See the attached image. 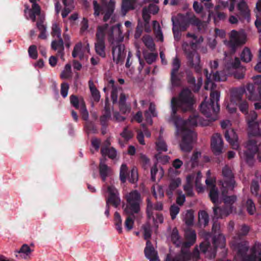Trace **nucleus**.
Masks as SVG:
<instances>
[{
	"mask_svg": "<svg viewBox=\"0 0 261 261\" xmlns=\"http://www.w3.org/2000/svg\"><path fill=\"white\" fill-rule=\"evenodd\" d=\"M173 121L176 128V134L182 135V140L180 143V148L184 152H189L192 148V142L196 138V134L190 128L197 125L199 119L194 115L185 121L181 118L173 117Z\"/></svg>",
	"mask_w": 261,
	"mask_h": 261,
	"instance_id": "nucleus-1",
	"label": "nucleus"
},
{
	"mask_svg": "<svg viewBox=\"0 0 261 261\" xmlns=\"http://www.w3.org/2000/svg\"><path fill=\"white\" fill-rule=\"evenodd\" d=\"M230 245L237 252L235 261H261V243H255L248 256L246 253L248 250V243L246 241L234 237L230 242Z\"/></svg>",
	"mask_w": 261,
	"mask_h": 261,
	"instance_id": "nucleus-2",
	"label": "nucleus"
},
{
	"mask_svg": "<svg viewBox=\"0 0 261 261\" xmlns=\"http://www.w3.org/2000/svg\"><path fill=\"white\" fill-rule=\"evenodd\" d=\"M109 41L111 43L112 48L113 60L117 63H122L125 57L124 46L122 44L123 36L119 27L113 28L110 33Z\"/></svg>",
	"mask_w": 261,
	"mask_h": 261,
	"instance_id": "nucleus-3",
	"label": "nucleus"
},
{
	"mask_svg": "<svg viewBox=\"0 0 261 261\" xmlns=\"http://www.w3.org/2000/svg\"><path fill=\"white\" fill-rule=\"evenodd\" d=\"M211 103L203 102L200 106V109L207 118V120L201 122L202 125H208L210 122L216 120L217 118V114L219 111L220 107L218 104L220 93L217 91H212L210 94Z\"/></svg>",
	"mask_w": 261,
	"mask_h": 261,
	"instance_id": "nucleus-4",
	"label": "nucleus"
},
{
	"mask_svg": "<svg viewBox=\"0 0 261 261\" xmlns=\"http://www.w3.org/2000/svg\"><path fill=\"white\" fill-rule=\"evenodd\" d=\"M194 101L193 95L191 91L187 89L182 90L178 98L173 97L171 99L172 117H174L177 108H180L184 111L189 110L191 109Z\"/></svg>",
	"mask_w": 261,
	"mask_h": 261,
	"instance_id": "nucleus-5",
	"label": "nucleus"
},
{
	"mask_svg": "<svg viewBox=\"0 0 261 261\" xmlns=\"http://www.w3.org/2000/svg\"><path fill=\"white\" fill-rule=\"evenodd\" d=\"M126 203L123 205L124 213L127 215L138 214L140 210L142 199L140 193L137 190H133L125 195Z\"/></svg>",
	"mask_w": 261,
	"mask_h": 261,
	"instance_id": "nucleus-6",
	"label": "nucleus"
},
{
	"mask_svg": "<svg viewBox=\"0 0 261 261\" xmlns=\"http://www.w3.org/2000/svg\"><path fill=\"white\" fill-rule=\"evenodd\" d=\"M215 247H211L207 241L202 243L200 245V250L205 254L206 257L213 258L215 256L216 247L223 248L225 246V238L221 234L218 235L217 238L214 240Z\"/></svg>",
	"mask_w": 261,
	"mask_h": 261,
	"instance_id": "nucleus-7",
	"label": "nucleus"
},
{
	"mask_svg": "<svg viewBox=\"0 0 261 261\" xmlns=\"http://www.w3.org/2000/svg\"><path fill=\"white\" fill-rule=\"evenodd\" d=\"M229 40L224 41V43L233 51H235L237 47L245 44L247 40L246 34L242 31L232 30L229 34Z\"/></svg>",
	"mask_w": 261,
	"mask_h": 261,
	"instance_id": "nucleus-8",
	"label": "nucleus"
},
{
	"mask_svg": "<svg viewBox=\"0 0 261 261\" xmlns=\"http://www.w3.org/2000/svg\"><path fill=\"white\" fill-rule=\"evenodd\" d=\"M102 1V7H100L96 1L93 2L94 14L99 15L100 12L104 14L103 20L107 21L111 17L113 13L115 2L113 0H110L108 4H106L104 2V0Z\"/></svg>",
	"mask_w": 261,
	"mask_h": 261,
	"instance_id": "nucleus-9",
	"label": "nucleus"
},
{
	"mask_svg": "<svg viewBox=\"0 0 261 261\" xmlns=\"http://www.w3.org/2000/svg\"><path fill=\"white\" fill-rule=\"evenodd\" d=\"M244 88H232L230 90V98L226 108L229 113L235 112L237 110V102L241 101V96L245 93Z\"/></svg>",
	"mask_w": 261,
	"mask_h": 261,
	"instance_id": "nucleus-10",
	"label": "nucleus"
},
{
	"mask_svg": "<svg viewBox=\"0 0 261 261\" xmlns=\"http://www.w3.org/2000/svg\"><path fill=\"white\" fill-rule=\"evenodd\" d=\"M204 71L206 77V82L204 87L206 90H213L215 88L216 85L213 83V80L220 82L225 81L227 79L226 74H224L223 71H216L213 73V74H208V70L206 69H204Z\"/></svg>",
	"mask_w": 261,
	"mask_h": 261,
	"instance_id": "nucleus-11",
	"label": "nucleus"
},
{
	"mask_svg": "<svg viewBox=\"0 0 261 261\" xmlns=\"http://www.w3.org/2000/svg\"><path fill=\"white\" fill-rule=\"evenodd\" d=\"M257 153L261 154V141L256 139H250L247 144L243 157L248 162Z\"/></svg>",
	"mask_w": 261,
	"mask_h": 261,
	"instance_id": "nucleus-12",
	"label": "nucleus"
},
{
	"mask_svg": "<svg viewBox=\"0 0 261 261\" xmlns=\"http://www.w3.org/2000/svg\"><path fill=\"white\" fill-rule=\"evenodd\" d=\"M222 175L223 176L222 183V189L223 193H224L225 189L233 190L235 181L233 179V174L231 170L227 166H225L222 169Z\"/></svg>",
	"mask_w": 261,
	"mask_h": 261,
	"instance_id": "nucleus-13",
	"label": "nucleus"
},
{
	"mask_svg": "<svg viewBox=\"0 0 261 261\" xmlns=\"http://www.w3.org/2000/svg\"><path fill=\"white\" fill-rule=\"evenodd\" d=\"M189 45L187 43H184L182 44V48L187 54L188 62L189 65L194 68L196 72H199L201 70L200 66V58L199 54L195 50L191 53L187 51V47Z\"/></svg>",
	"mask_w": 261,
	"mask_h": 261,
	"instance_id": "nucleus-14",
	"label": "nucleus"
},
{
	"mask_svg": "<svg viewBox=\"0 0 261 261\" xmlns=\"http://www.w3.org/2000/svg\"><path fill=\"white\" fill-rule=\"evenodd\" d=\"M154 4H150L148 7H145L142 10V17L146 22L150 20V14H156L159 11V7L155 4L159 3V0H150Z\"/></svg>",
	"mask_w": 261,
	"mask_h": 261,
	"instance_id": "nucleus-15",
	"label": "nucleus"
},
{
	"mask_svg": "<svg viewBox=\"0 0 261 261\" xmlns=\"http://www.w3.org/2000/svg\"><path fill=\"white\" fill-rule=\"evenodd\" d=\"M211 147L213 151L215 154H219L223 149V141L220 135L214 134L211 139Z\"/></svg>",
	"mask_w": 261,
	"mask_h": 261,
	"instance_id": "nucleus-16",
	"label": "nucleus"
},
{
	"mask_svg": "<svg viewBox=\"0 0 261 261\" xmlns=\"http://www.w3.org/2000/svg\"><path fill=\"white\" fill-rule=\"evenodd\" d=\"M111 145L109 139L106 140L101 147V153L102 156L108 155L109 158L112 159L116 158L117 153L116 149L112 147H110Z\"/></svg>",
	"mask_w": 261,
	"mask_h": 261,
	"instance_id": "nucleus-17",
	"label": "nucleus"
},
{
	"mask_svg": "<svg viewBox=\"0 0 261 261\" xmlns=\"http://www.w3.org/2000/svg\"><path fill=\"white\" fill-rule=\"evenodd\" d=\"M205 183L210 189L209 196L212 202L215 204L219 202V193L217 188L213 184L212 179L207 178Z\"/></svg>",
	"mask_w": 261,
	"mask_h": 261,
	"instance_id": "nucleus-18",
	"label": "nucleus"
},
{
	"mask_svg": "<svg viewBox=\"0 0 261 261\" xmlns=\"http://www.w3.org/2000/svg\"><path fill=\"white\" fill-rule=\"evenodd\" d=\"M225 137L233 149L239 148L238 136L233 129L227 130L225 134Z\"/></svg>",
	"mask_w": 261,
	"mask_h": 261,
	"instance_id": "nucleus-19",
	"label": "nucleus"
},
{
	"mask_svg": "<svg viewBox=\"0 0 261 261\" xmlns=\"http://www.w3.org/2000/svg\"><path fill=\"white\" fill-rule=\"evenodd\" d=\"M115 27V26H113L111 29H109L108 25L107 24L98 26L96 34V40L105 41V37L106 34H108L109 39L110 33L112 32L113 28ZM116 27H119L120 28L119 25H117Z\"/></svg>",
	"mask_w": 261,
	"mask_h": 261,
	"instance_id": "nucleus-20",
	"label": "nucleus"
},
{
	"mask_svg": "<svg viewBox=\"0 0 261 261\" xmlns=\"http://www.w3.org/2000/svg\"><path fill=\"white\" fill-rule=\"evenodd\" d=\"M248 134L251 136H261V121H248Z\"/></svg>",
	"mask_w": 261,
	"mask_h": 261,
	"instance_id": "nucleus-21",
	"label": "nucleus"
},
{
	"mask_svg": "<svg viewBox=\"0 0 261 261\" xmlns=\"http://www.w3.org/2000/svg\"><path fill=\"white\" fill-rule=\"evenodd\" d=\"M185 248H182L181 253L178 256L174 258L172 261H188L191 258L196 261L199 257V252L196 249L191 255L190 253L184 251Z\"/></svg>",
	"mask_w": 261,
	"mask_h": 261,
	"instance_id": "nucleus-22",
	"label": "nucleus"
},
{
	"mask_svg": "<svg viewBox=\"0 0 261 261\" xmlns=\"http://www.w3.org/2000/svg\"><path fill=\"white\" fill-rule=\"evenodd\" d=\"M186 241L182 244V248H187L193 245L196 239V235L195 231L188 229L185 232Z\"/></svg>",
	"mask_w": 261,
	"mask_h": 261,
	"instance_id": "nucleus-23",
	"label": "nucleus"
},
{
	"mask_svg": "<svg viewBox=\"0 0 261 261\" xmlns=\"http://www.w3.org/2000/svg\"><path fill=\"white\" fill-rule=\"evenodd\" d=\"M181 184V180L180 178L176 177L171 178L168 188L166 189V194L171 197L173 192Z\"/></svg>",
	"mask_w": 261,
	"mask_h": 261,
	"instance_id": "nucleus-24",
	"label": "nucleus"
},
{
	"mask_svg": "<svg viewBox=\"0 0 261 261\" xmlns=\"http://www.w3.org/2000/svg\"><path fill=\"white\" fill-rule=\"evenodd\" d=\"M225 67L227 69L238 68L240 65V61L237 57L232 58L226 56L225 59Z\"/></svg>",
	"mask_w": 261,
	"mask_h": 261,
	"instance_id": "nucleus-25",
	"label": "nucleus"
},
{
	"mask_svg": "<svg viewBox=\"0 0 261 261\" xmlns=\"http://www.w3.org/2000/svg\"><path fill=\"white\" fill-rule=\"evenodd\" d=\"M108 88L111 89V98L113 100V103L117 102L118 91L120 90V89L117 88L114 85V81L113 80H110L109 81L107 88H104L103 91L106 92Z\"/></svg>",
	"mask_w": 261,
	"mask_h": 261,
	"instance_id": "nucleus-26",
	"label": "nucleus"
},
{
	"mask_svg": "<svg viewBox=\"0 0 261 261\" xmlns=\"http://www.w3.org/2000/svg\"><path fill=\"white\" fill-rule=\"evenodd\" d=\"M151 178L153 181L160 180L164 176V171L162 168H158L154 165L151 169Z\"/></svg>",
	"mask_w": 261,
	"mask_h": 261,
	"instance_id": "nucleus-27",
	"label": "nucleus"
},
{
	"mask_svg": "<svg viewBox=\"0 0 261 261\" xmlns=\"http://www.w3.org/2000/svg\"><path fill=\"white\" fill-rule=\"evenodd\" d=\"M106 159H101L99 164V172L102 180L105 181L106 177L108 176L111 172V168L105 164Z\"/></svg>",
	"mask_w": 261,
	"mask_h": 261,
	"instance_id": "nucleus-28",
	"label": "nucleus"
},
{
	"mask_svg": "<svg viewBox=\"0 0 261 261\" xmlns=\"http://www.w3.org/2000/svg\"><path fill=\"white\" fill-rule=\"evenodd\" d=\"M144 252L145 256L149 259L158 257L157 252L155 251L151 242L149 240L146 242V246L145 248Z\"/></svg>",
	"mask_w": 261,
	"mask_h": 261,
	"instance_id": "nucleus-29",
	"label": "nucleus"
},
{
	"mask_svg": "<svg viewBox=\"0 0 261 261\" xmlns=\"http://www.w3.org/2000/svg\"><path fill=\"white\" fill-rule=\"evenodd\" d=\"M58 38L59 39L58 40H53L51 42V47L55 50L58 49V53L63 57L64 50L63 40L61 37Z\"/></svg>",
	"mask_w": 261,
	"mask_h": 261,
	"instance_id": "nucleus-30",
	"label": "nucleus"
},
{
	"mask_svg": "<svg viewBox=\"0 0 261 261\" xmlns=\"http://www.w3.org/2000/svg\"><path fill=\"white\" fill-rule=\"evenodd\" d=\"M232 212V207L228 208L222 209L218 207H214V212L215 217L217 218H223L227 216Z\"/></svg>",
	"mask_w": 261,
	"mask_h": 261,
	"instance_id": "nucleus-31",
	"label": "nucleus"
},
{
	"mask_svg": "<svg viewBox=\"0 0 261 261\" xmlns=\"http://www.w3.org/2000/svg\"><path fill=\"white\" fill-rule=\"evenodd\" d=\"M195 176V175L193 174L189 175L187 176V184L184 186V189L188 195L192 196L193 194L192 183Z\"/></svg>",
	"mask_w": 261,
	"mask_h": 261,
	"instance_id": "nucleus-32",
	"label": "nucleus"
},
{
	"mask_svg": "<svg viewBox=\"0 0 261 261\" xmlns=\"http://www.w3.org/2000/svg\"><path fill=\"white\" fill-rule=\"evenodd\" d=\"M111 118V113L110 108L107 103H106L104 112L100 118V121L102 125H106Z\"/></svg>",
	"mask_w": 261,
	"mask_h": 261,
	"instance_id": "nucleus-33",
	"label": "nucleus"
},
{
	"mask_svg": "<svg viewBox=\"0 0 261 261\" xmlns=\"http://www.w3.org/2000/svg\"><path fill=\"white\" fill-rule=\"evenodd\" d=\"M187 22L185 25H181L180 28L182 31H185L189 27V24L191 23L193 25H198L199 19L197 18L195 15H190L189 13H187Z\"/></svg>",
	"mask_w": 261,
	"mask_h": 261,
	"instance_id": "nucleus-34",
	"label": "nucleus"
},
{
	"mask_svg": "<svg viewBox=\"0 0 261 261\" xmlns=\"http://www.w3.org/2000/svg\"><path fill=\"white\" fill-rule=\"evenodd\" d=\"M232 190H228L227 189H225L224 190V194L222 192V195L223 196V201L226 205V206H229L228 208L231 207V206L234 203L237 199V198L234 195L232 196H226L225 193H227L228 191H231Z\"/></svg>",
	"mask_w": 261,
	"mask_h": 261,
	"instance_id": "nucleus-35",
	"label": "nucleus"
},
{
	"mask_svg": "<svg viewBox=\"0 0 261 261\" xmlns=\"http://www.w3.org/2000/svg\"><path fill=\"white\" fill-rule=\"evenodd\" d=\"M256 8V10L255 13L256 16V20L255 22V24L258 29V31L260 32L261 28H260V26L261 25V0H259V1L257 3Z\"/></svg>",
	"mask_w": 261,
	"mask_h": 261,
	"instance_id": "nucleus-36",
	"label": "nucleus"
},
{
	"mask_svg": "<svg viewBox=\"0 0 261 261\" xmlns=\"http://www.w3.org/2000/svg\"><path fill=\"white\" fill-rule=\"evenodd\" d=\"M247 90L248 92L247 96L249 99L252 101H256L259 100V97L255 92V88L253 84H248L247 86Z\"/></svg>",
	"mask_w": 261,
	"mask_h": 261,
	"instance_id": "nucleus-37",
	"label": "nucleus"
},
{
	"mask_svg": "<svg viewBox=\"0 0 261 261\" xmlns=\"http://www.w3.org/2000/svg\"><path fill=\"white\" fill-rule=\"evenodd\" d=\"M89 86L93 100L95 102H98L100 98L99 92L95 88L92 81L89 82Z\"/></svg>",
	"mask_w": 261,
	"mask_h": 261,
	"instance_id": "nucleus-38",
	"label": "nucleus"
},
{
	"mask_svg": "<svg viewBox=\"0 0 261 261\" xmlns=\"http://www.w3.org/2000/svg\"><path fill=\"white\" fill-rule=\"evenodd\" d=\"M238 9L240 14L244 16H248L250 13V10L247 3L243 0L238 4Z\"/></svg>",
	"mask_w": 261,
	"mask_h": 261,
	"instance_id": "nucleus-39",
	"label": "nucleus"
},
{
	"mask_svg": "<svg viewBox=\"0 0 261 261\" xmlns=\"http://www.w3.org/2000/svg\"><path fill=\"white\" fill-rule=\"evenodd\" d=\"M240 58L241 60L244 62L248 63L251 61L252 55L250 49L248 47H245L241 54Z\"/></svg>",
	"mask_w": 261,
	"mask_h": 261,
	"instance_id": "nucleus-40",
	"label": "nucleus"
},
{
	"mask_svg": "<svg viewBox=\"0 0 261 261\" xmlns=\"http://www.w3.org/2000/svg\"><path fill=\"white\" fill-rule=\"evenodd\" d=\"M180 66V62L179 60L175 57L172 63V69L171 74L172 75V81L174 82V75L176 73L178 72V70Z\"/></svg>",
	"mask_w": 261,
	"mask_h": 261,
	"instance_id": "nucleus-41",
	"label": "nucleus"
},
{
	"mask_svg": "<svg viewBox=\"0 0 261 261\" xmlns=\"http://www.w3.org/2000/svg\"><path fill=\"white\" fill-rule=\"evenodd\" d=\"M136 0H123L122 3V11L124 15L130 9H133V4Z\"/></svg>",
	"mask_w": 261,
	"mask_h": 261,
	"instance_id": "nucleus-42",
	"label": "nucleus"
},
{
	"mask_svg": "<svg viewBox=\"0 0 261 261\" xmlns=\"http://www.w3.org/2000/svg\"><path fill=\"white\" fill-rule=\"evenodd\" d=\"M153 28L158 40L163 42L164 40L163 33L161 31L159 23L156 21H153Z\"/></svg>",
	"mask_w": 261,
	"mask_h": 261,
	"instance_id": "nucleus-43",
	"label": "nucleus"
},
{
	"mask_svg": "<svg viewBox=\"0 0 261 261\" xmlns=\"http://www.w3.org/2000/svg\"><path fill=\"white\" fill-rule=\"evenodd\" d=\"M60 77L62 79H68L71 77V66L70 64H67L64 70L61 72Z\"/></svg>",
	"mask_w": 261,
	"mask_h": 261,
	"instance_id": "nucleus-44",
	"label": "nucleus"
},
{
	"mask_svg": "<svg viewBox=\"0 0 261 261\" xmlns=\"http://www.w3.org/2000/svg\"><path fill=\"white\" fill-rule=\"evenodd\" d=\"M128 173V168L125 164H122L120 170V178L122 182L126 181Z\"/></svg>",
	"mask_w": 261,
	"mask_h": 261,
	"instance_id": "nucleus-45",
	"label": "nucleus"
},
{
	"mask_svg": "<svg viewBox=\"0 0 261 261\" xmlns=\"http://www.w3.org/2000/svg\"><path fill=\"white\" fill-rule=\"evenodd\" d=\"M201 156V153L199 151L194 152L190 161L188 162L187 166H190L191 168H194L197 165V160Z\"/></svg>",
	"mask_w": 261,
	"mask_h": 261,
	"instance_id": "nucleus-46",
	"label": "nucleus"
},
{
	"mask_svg": "<svg viewBox=\"0 0 261 261\" xmlns=\"http://www.w3.org/2000/svg\"><path fill=\"white\" fill-rule=\"evenodd\" d=\"M156 149L160 152L166 151L167 150V146L164 140L160 137L156 141Z\"/></svg>",
	"mask_w": 261,
	"mask_h": 261,
	"instance_id": "nucleus-47",
	"label": "nucleus"
},
{
	"mask_svg": "<svg viewBox=\"0 0 261 261\" xmlns=\"http://www.w3.org/2000/svg\"><path fill=\"white\" fill-rule=\"evenodd\" d=\"M199 223L204 226L206 225L208 222V216L207 213L204 211L199 212L198 214Z\"/></svg>",
	"mask_w": 261,
	"mask_h": 261,
	"instance_id": "nucleus-48",
	"label": "nucleus"
},
{
	"mask_svg": "<svg viewBox=\"0 0 261 261\" xmlns=\"http://www.w3.org/2000/svg\"><path fill=\"white\" fill-rule=\"evenodd\" d=\"M194 218L193 212L191 211H188L185 214L184 220L187 225L190 226L193 224Z\"/></svg>",
	"mask_w": 261,
	"mask_h": 261,
	"instance_id": "nucleus-49",
	"label": "nucleus"
},
{
	"mask_svg": "<svg viewBox=\"0 0 261 261\" xmlns=\"http://www.w3.org/2000/svg\"><path fill=\"white\" fill-rule=\"evenodd\" d=\"M115 224L117 230L119 233H121L122 231V219L120 214L118 212H115V218H114Z\"/></svg>",
	"mask_w": 261,
	"mask_h": 261,
	"instance_id": "nucleus-50",
	"label": "nucleus"
},
{
	"mask_svg": "<svg viewBox=\"0 0 261 261\" xmlns=\"http://www.w3.org/2000/svg\"><path fill=\"white\" fill-rule=\"evenodd\" d=\"M186 36L187 38H190L192 39L191 42L192 45L200 43L203 41V38L201 36L198 37L193 33H188Z\"/></svg>",
	"mask_w": 261,
	"mask_h": 261,
	"instance_id": "nucleus-51",
	"label": "nucleus"
},
{
	"mask_svg": "<svg viewBox=\"0 0 261 261\" xmlns=\"http://www.w3.org/2000/svg\"><path fill=\"white\" fill-rule=\"evenodd\" d=\"M107 205L112 204L114 206H117L120 203V199L117 195L109 196L107 201Z\"/></svg>",
	"mask_w": 261,
	"mask_h": 261,
	"instance_id": "nucleus-52",
	"label": "nucleus"
},
{
	"mask_svg": "<svg viewBox=\"0 0 261 261\" xmlns=\"http://www.w3.org/2000/svg\"><path fill=\"white\" fill-rule=\"evenodd\" d=\"M143 41L147 47L151 50L154 48V44L152 38L149 36H145L143 37Z\"/></svg>",
	"mask_w": 261,
	"mask_h": 261,
	"instance_id": "nucleus-53",
	"label": "nucleus"
},
{
	"mask_svg": "<svg viewBox=\"0 0 261 261\" xmlns=\"http://www.w3.org/2000/svg\"><path fill=\"white\" fill-rule=\"evenodd\" d=\"M152 192L155 197H159L162 198L164 196L163 190L159 185L153 186L152 187Z\"/></svg>",
	"mask_w": 261,
	"mask_h": 261,
	"instance_id": "nucleus-54",
	"label": "nucleus"
},
{
	"mask_svg": "<svg viewBox=\"0 0 261 261\" xmlns=\"http://www.w3.org/2000/svg\"><path fill=\"white\" fill-rule=\"evenodd\" d=\"M246 209L250 215L254 214L256 211L255 205L251 199H248L246 202Z\"/></svg>",
	"mask_w": 261,
	"mask_h": 261,
	"instance_id": "nucleus-55",
	"label": "nucleus"
},
{
	"mask_svg": "<svg viewBox=\"0 0 261 261\" xmlns=\"http://www.w3.org/2000/svg\"><path fill=\"white\" fill-rule=\"evenodd\" d=\"M28 53L30 58L36 59L38 57L37 46L35 45H31L28 49Z\"/></svg>",
	"mask_w": 261,
	"mask_h": 261,
	"instance_id": "nucleus-56",
	"label": "nucleus"
},
{
	"mask_svg": "<svg viewBox=\"0 0 261 261\" xmlns=\"http://www.w3.org/2000/svg\"><path fill=\"white\" fill-rule=\"evenodd\" d=\"M128 180L132 183H135L138 180V173L137 170L135 168H133L131 170L130 175H128Z\"/></svg>",
	"mask_w": 261,
	"mask_h": 261,
	"instance_id": "nucleus-57",
	"label": "nucleus"
},
{
	"mask_svg": "<svg viewBox=\"0 0 261 261\" xmlns=\"http://www.w3.org/2000/svg\"><path fill=\"white\" fill-rule=\"evenodd\" d=\"M201 178L202 175L200 172H198L195 178V185L198 192H201L203 191V187L201 184Z\"/></svg>",
	"mask_w": 261,
	"mask_h": 261,
	"instance_id": "nucleus-58",
	"label": "nucleus"
},
{
	"mask_svg": "<svg viewBox=\"0 0 261 261\" xmlns=\"http://www.w3.org/2000/svg\"><path fill=\"white\" fill-rule=\"evenodd\" d=\"M171 240L173 243L175 244L177 246H179L180 244V241L178 236V233L177 229H174L173 230L171 234Z\"/></svg>",
	"mask_w": 261,
	"mask_h": 261,
	"instance_id": "nucleus-59",
	"label": "nucleus"
},
{
	"mask_svg": "<svg viewBox=\"0 0 261 261\" xmlns=\"http://www.w3.org/2000/svg\"><path fill=\"white\" fill-rule=\"evenodd\" d=\"M243 96H241V101L239 102H237V106L239 105V109L241 112L243 113H247L248 108V103L246 100H243L242 99V97Z\"/></svg>",
	"mask_w": 261,
	"mask_h": 261,
	"instance_id": "nucleus-60",
	"label": "nucleus"
},
{
	"mask_svg": "<svg viewBox=\"0 0 261 261\" xmlns=\"http://www.w3.org/2000/svg\"><path fill=\"white\" fill-rule=\"evenodd\" d=\"M69 88V86L67 83L64 82L61 84V94L63 97L65 98L67 97Z\"/></svg>",
	"mask_w": 261,
	"mask_h": 261,
	"instance_id": "nucleus-61",
	"label": "nucleus"
},
{
	"mask_svg": "<svg viewBox=\"0 0 261 261\" xmlns=\"http://www.w3.org/2000/svg\"><path fill=\"white\" fill-rule=\"evenodd\" d=\"M44 17L43 16H40L36 23V25L38 30L40 32L46 31V26L43 24Z\"/></svg>",
	"mask_w": 261,
	"mask_h": 261,
	"instance_id": "nucleus-62",
	"label": "nucleus"
},
{
	"mask_svg": "<svg viewBox=\"0 0 261 261\" xmlns=\"http://www.w3.org/2000/svg\"><path fill=\"white\" fill-rule=\"evenodd\" d=\"M28 11L37 14L39 18L40 17V16H42L41 15V8L38 4H32V8L31 9L28 10Z\"/></svg>",
	"mask_w": 261,
	"mask_h": 261,
	"instance_id": "nucleus-63",
	"label": "nucleus"
},
{
	"mask_svg": "<svg viewBox=\"0 0 261 261\" xmlns=\"http://www.w3.org/2000/svg\"><path fill=\"white\" fill-rule=\"evenodd\" d=\"M228 6V2H225L221 0H219L217 2V4L216 6L215 9L216 11H219V10H223Z\"/></svg>",
	"mask_w": 261,
	"mask_h": 261,
	"instance_id": "nucleus-64",
	"label": "nucleus"
}]
</instances>
